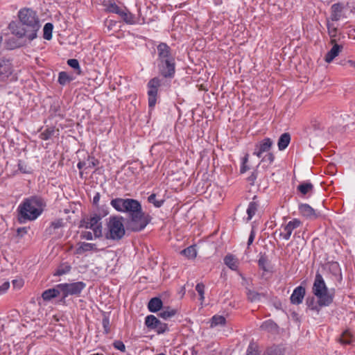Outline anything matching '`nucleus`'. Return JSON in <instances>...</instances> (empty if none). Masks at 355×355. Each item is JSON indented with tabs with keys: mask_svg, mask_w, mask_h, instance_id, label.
I'll use <instances>...</instances> for the list:
<instances>
[{
	"mask_svg": "<svg viewBox=\"0 0 355 355\" xmlns=\"http://www.w3.org/2000/svg\"><path fill=\"white\" fill-rule=\"evenodd\" d=\"M110 205L116 211L127 214L126 227L130 231H141L151 220V216L143 211L137 200L116 198L111 200Z\"/></svg>",
	"mask_w": 355,
	"mask_h": 355,
	"instance_id": "obj_1",
	"label": "nucleus"
},
{
	"mask_svg": "<svg viewBox=\"0 0 355 355\" xmlns=\"http://www.w3.org/2000/svg\"><path fill=\"white\" fill-rule=\"evenodd\" d=\"M18 22L12 21L8 26L12 34L19 39L26 37L29 41L37 38L41 28L37 12L32 8H23L18 12Z\"/></svg>",
	"mask_w": 355,
	"mask_h": 355,
	"instance_id": "obj_2",
	"label": "nucleus"
},
{
	"mask_svg": "<svg viewBox=\"0 0 355 355\" xmlns=\"http://www.w3.org/2000/svg\"><path fill=\"white\" fill-rule=\"evenodd\" d=\"M43 200L33 196L25 199L18 207V220L20 223L35 220L42 212Z\"/></svg>",
	"mask_w": 355,
	"mask_h": 355,
	"instance_id": "obj_3",
	"label": "nucleus"
},
{
	"mask_svg": "<svg viewBox=\"0 0 355 355\" xmlns=\"http://www.w3.org/2000/svg\"><path fill=\"white\" fill-rule=\"evenodd\" d=\"M123 222L124 218L121 216L114 215L110 216L106 224L105 239L113 241L121 240L125 234Z\"/></svg>",
	"mask_w": 355,
	"mask_h": 355,
	"instance_id": "obj_4",
	"label": "nucleus"
},
{
	"mask_svg": "<svg viewBox=\"0 0 355 355\" xmlns=\"http://www.w3.org/2000/svg\"><path fill=\"white\" fill-rule=\"evenodd\" d=\"M344 18H347L344 5L340 3L333 4L331 6L330 16L327 18L328 35L331 38L336 37L338 35V26H336L334 22Z\"/></svg>",
	"mask_w": 355,
	"mask_h": 355,
	"instance_id": "obj_5",
	"label": "nucleus"
},
{
	"mask_svg": "<svg viewBox=\"0 0 355 355\" xmlns=\"http://www.w3.org/2000/svg\"><path fill=\"white\" fill-rule=\"evenodd\" d=\"M85 287L86 284L83 282L59 284L58 288L61 291L62 294L60 302L64 304L65 298L69 295H80Z\"/></svg>",
	"mask_w": 355,
	"mask_h": 355,
	"instance_id": "obj_6",
	"label": "nucleus"
},
{
	"mask_svg": "<svg viewBox=\"0 0 355 355\" xmlns=\"http://www.w3.org/2000/svg\"><path fill=\"white\" fill-rule=\"evenodd\" d=\"M101 217L94 214L89 217H87L81 220L80 227L86 229H92L96 238L102 236V223L101 222Z\"/></svg>",
	"mask_w": 355,
	"mask_h": 355,
	"instance_id": "obj_7",
	"label": "nucleus"
},
{
	"mask_svg": "<svg viewBox=\"0 0 355 355\" xmlns=\"http://www.w3.org/2000/svg\"><path fill=\"white\" fill-rule=\"evenodd\" d=\"M157 67L159 73L164 78H173L175 72V58L171 60H162L157 62Z\"/></svg>",
	"mask_w": 355,
	"mask_h": 355,
	"instance_id": "obj_8",
	"label": "nucleus"
},
{
	"mask_svg": "<svg viewBox=\"0 0 355 355\" xmlns=\"http://www.w3.org/2000/svg\"><path fill=\"white\" fill-rule=\"evenodd\" d=\"M160 86V80L159 78H153L148 83V106L153 108L157 102L158 87Z\"/></svg>",
	"mask_w": 355,
	"mask_h": 355,
	"instance_id": "obj_9",
	"label": "nucleus"
},
{
	"mask_svg": "<svg viewBox=\"0 0 355 355\" xmlns=\"http://www.w3.org/2000/svg\"><path fill=\"white\" fill-rule=\"evenodd\" d=\"M64 222L62 218H58L52 221L49 226L44 231V234L47 236H53V238L58 239L62 236L61 229L64 227Z\"/></svg>",
	"mask_w": 355,
	"mask_h": 355,
	"instance_id": "obj_10",
	"label": "nucleus"
},
{
	"mask_svg": "<svg viewBox=\"0 0 355 355\" xmlns=\"http://www.w3.org/2000/svg\"><path fill=\"white\" fill-rule=\"evenodd\" d=\"M145 324L148 329H155L159 334L168 330L167 324L162 322L153 315H149L146 318Z\"/></svg>",
	"mask_w": 355,
	"mask_h": 355,
	"instance_id": "obj_11",
	"label": "nucleus"
},
{
	"mask_svg": "<svg viewBox=\"0 0 355 355\" xmlns=\"http://www.w3.org/2000/svg\"><path fill=\"white\" fill-rule=\"evenodd\" d=\"M302 222L297 219L294 218L289 221L286 225H282L279 230V236L285 240H288L291 238L292 232L294 230L299 227Z\"/></svg>",
	"mask_w": 355,
	"mask_h": 355,
	"instance_id": "obj_12",
	"label": "nucleus"
},
{
	"mask_svg": "<svg viewBox=\"0 0 355 355\" xmlns=\"http://www.w3.org/2000/svg\"><path fill=\"white\" fill-rule=\"evenodd\" d=\"M334 290L330 291L329 289H327V291L320 293V295H315L318 300L319 304L322 307L330 306L334 302Z\"/></svg>",
	"mask_w": 355,
	"mask_h": 355,
	"instance_id": "obj_13",
	"label": "nucleus"
},
{
	"mask_svg": "<svg viewBox=\"0 0 355 355\" xmlns=\"http://www.w3.org/2000/svg\"><path fill=\"white\" fill-rule=\"evenodd\" d=\"M328 289L322 275L317 272L315 276L314 282L312 286V293L315 295H320V293L327 291Z\"/></svg>",
	"mask_w": 355,
	"mask_h": 355,
	"instance_id": "obj_14",
	"label": "nucleus"
},
{
	"mask_svg": "<svg viewBox=\"0 0 355 355\" xmlns=\"http://www.w3.org/2000/svg\"><path fill=\"white\" fill-rule=\"evenodd\" d=\"M157 49L158 54L157 62L174 58L171 53V49L170 46H168L166 43L162 42L158 44Z\"/></svg>",
	"mask_w": 355,
	"mask_h": 355,
	"instance_id": "obj_15",
	"label": "nucleus"
},
{
	"mask_svg": "<svg viewBox=\"0 0 355 355\" xmlns=\"http://www.w3.org/2000/svg\"><path fill=\"white\" fill-rule=\"evenodd\" d=\"M330 43L334 45L324 57V60L327 63H330L336 56L338 55L339 53L343 49V46L336 43L335 37L331 38Z\"/></svg>",
	"mask_w": 355,
	"mask_h": 355,
	"instance_id": "obj_16",
	"label": "nucleus"
},
{
	"mask_svg": "<svg viewBox=\"0 0 355 355\" xmlns=\"http://www.w3.org/2000/svg\"><path fill=\"white\" fill-rule=\"evenodd\" d=\"M306 294V289L302 286L296 287L290 297L291 303L298 305L303 302Z\"/></svg>",
	"mask_w": 355,
	"mask_h": 355,
	"instance_id": "obj_17",
	"label": "nucleus"
},
{
	"mask_svg": "<svg viewBox=\"0 0 355 355\" xmlns=\"http://www.w3.org/2000/svg\"><path fill=\"white\" fill-rule=\"evenodd\" d=\"M272 145V141L270 138L263 139L259 145H257L254 155L261 157L263 153L269 151Z\"/></svg>",
	"mask_w": 355,
	"mask_h": 355,
	"instance_id": "obj_18",
	"label": "nucleus"
},
{
	"mask_svg": "<svg viewBox=\"0 0 355 355\" xmlns=\"http://www.w3.org/2000/svg\"><path fill=\"white\" fill-rule=\"evenodd\" d=\"M60 294H61V291L58 288V284L54 288L45 290L42 294V297L44 301L48 302L58 297Z\"/></svg>",
	"mask_w": 355,
	"mask_h": 355,
	"instance_id": "obj_19",
	"label": "nucleus"
},
{
	"mask_svg": "<svg viewBox=\"0 0 355 355\" xmlns=\"http://www.w3.org/2000/svg\"><path fill=\"white\" fill-rule=\"evenodd\" d=\"M300 213L308 218H315L318 217L315 210L308 204H302L299 206Z\"/></svg>",
	"mask_w": 355,
	"mask_h": 355,
	"instance_id": "obj_20",
	"label": "nucleus"
},
{
	"mask_svg": "<svg viewBox=\"0 0 355 355\" xmlns=\"http://www.w3.org/2000/svg\"><path fill=\"white\" fill-rule=\"evenodd\" d=\"M247 298L250 302H259L261 300V297H266L267 295L263 293H258L257 291H252L250 288H246L245 291Z\"/></svg>",
	"mask_w": 355,
	"mask_h": 355,
	"instance_id": "obj_21",
	"label": "nucleus"
},
{
	"mask_svg": "<svg viewBox=\"0 0 355 355\" xmlns=\"http://www.w3.org/2000/svg\"><path fill=\"white\" fill-rule=\"evenodd\" d=\"M224 263L231 270H236L239 267V260L233 254H227L224 258Z\"/></svg>",
	"mask_w": 355,
	"mask_h": 355,
	"instance_id": "obj_22",
	"label": "nucleus"
},
{
	"mask_svg": "<svg viewBox=\"0 0 355 355\" xmlns=\"http://www.w3.org/2000/svg\"><path fill=\"white\" fill-rule=\"evenodd\" d=\"M338 341L343 345H352L355 341V337L348 329H347L342 333L338 338Z\"/></svg>",
	"mask_w": 355,
	"mask_h": 355,
	"instance_id": "obj_23",
	"label": "nucleus"
},
{
	"mask_svg": "<svg viewBox=\"0 0 355 355\" xmlns=\"http://www.w3.org/2000/svg\"><path fill=\"white\" fill-rule=\"evenodd\" d=\"M119 15L128 24L132 25L137 23L134 15L129 12L126 8L124 10H121Z\"/></svg>",
	"mask_w": 355,
	"mask_h": 355,
	"instance_id": "obj_24",
	"label": "nucleus"
},
{
	"mask_svg": "<svg viewBox=\"0 0 355 355\" xmlns=\"http://www.w3.org/2000/svg\"><path fill=\"white\" fill-rule=\"evenodd\" d=\"M162 301L159 297L152 298L148 304V308L150 312L155 313L159 311L162 307Z\"/></svg>",
	"mask_w": 355,
	"mask_h": 355,
	"instance_id": "obj_25",
	"label": "nucleus"
},
{
	"mask_svg": "<svg viewBox=\"0 0 355 355\" xmlns=\"http://www.w3.org/2000/svg\"><path fill=\"white\" fill-rule=\"evenodd\" d=\"M291 141V135L288 132L282 134L279 138L277 146L279 150H285Z\"/></svg>",
	"mask_w": 355,
	"mask_h": 355,
	"instance_id": "obj_26",
	"label": "nucleus"
},
{
	"mask_svg": "<svg viewBox=\"0 0 355 355\" xmlns=\"http://www.w3.org/2000/svg\"><path fill=\"white\" fill-rule=\"evenodd\" d=\"M11 73V64L9 60L0 58V76H8Z\"/></svg>",
	"mask_w": 355,
	"mask_h": 355,
	"instance_id": "obj_27",
	"label": "nucleus"
},
{
	"mask_svg": "<svg viewBox=\"0 0 355 355\" xmlns=\"http://www.w3.org/2000/svg\"><path fill=\"white\" fill-rule=\"evenodd\" d=\"M306 304L309 309L315 311L318 313L320 311V309L322 307L319 304L318 300L315 302L314 297H308L306 300Z\"/></svg>",
	"mask_w": 355,
	"mask_h": 355,
	"instance_id": "obj_28",
	"label": "nucleus"
},
{
	"mask_svg": "<svg viewBox=\"0 0 355 355\" xmlns=\"http://www.w3.org/2000/svg\"><path fill=\"white\" fill-rule=\"evenodd\" d=\"M96 249V244L83 242L80 243L79 247L76 249V253L81 254L87 251H92Z\"/></svg>",
	"mask_w": 355,
	"mask_h": 355,
	"instance_id": "obj_29",
	"label": "nucleus"
},
{
	"mask_svg": "<svg viewBox=\"0 0 355 355\" xmlns=\"http://www.w3.org/2000/svg\"><path fill=\"white\" fill-rule=\"evenodd\" d=\"M277 324L272 320H268L263 322L260 326L261 329L267 331L269 332L275 331L277 329Z\"/></svg>",
	"mask_w": 355,
	"mask_h": 355,
	"instance_id": "obj_30",
	"label": "nucleus"
},
{
	"mask_svg": "<svg viewBox=\"0 0 355 355\" xmlns=\"http://www.w3.org/2000/svg\"><path fill=\"white\" fill-rule=\"evenodd\" d=\"M106 6V11L110 13H115L119 15V13L122 10L120 8L114 1L113 0H109L106 3L104 4Z\"/></svg>",
	"mask_w": 355,
	"mask_h": 355,
	"instance_id": "obj_31",
	"label": "nucleus"
},
{
	"mask_svg": "<svg viewBox=\"0 0 355 355\" xmlns=\"http://www.w3.org/2000/svg\"><path fill=\"white\" fill-rule=\"evenodd\" d=\"M177 313L175 309H171L170 307H166L163 309L159 313V316L164 320H167L174 316Z\"/></svg>",
	"mask_w": 355,
	"mask_h": 355,
	"instance_id": "obj_32",
	"label": "nucleus"
},
{
	"mask_svg": "<svg viewBox=\"0 0 355 355\" xmlns=\"http://www.w3.org/2000/svg\"><path fill=\"white\" fill-rule=\"evenodd\" d=\"M313 189V185L311 182H303L297 186V191L302 194L306 195L311 191Z\"/></svg>",
	"mask_w": 355,
	"mask_h": 355,
	"instance_id": "obj_33",
	"label": "nucleus"
},
{
	"mask_svg": "<svg viewBox=\"0 0 355 355\" xmlns=\"http://www.w3.org/2000/svg\"><path fill=\"white\" fill-rule=\"evenodd\" d=\"M73 80V78L69 76L65 71H61L58 75V83L62 85H65L67 83H70Z\"/></svg>",
	"mask_w": 355,
	"mask_h": 355,
	"instance_id": "obj_34",
	"label": "nucleus"
},
{
	"mask_svg": "<svg viewBox=\"0 0 355 355\" xmlns=\"http://www.w3.org/2000/svg\"><path fill=\"white\" fill-rule=\"evenodd\" d=\"M180 254L189 259H193L196 257L197 252L194 246L191 245L180 252Z\"/></svg>",
	"mask_w": 355,
	"mask_h": 355,
	"instance_id": "obj_35",
	"label": "nucleus"
},
{
	"mask_svg": "<svg viewBox=\"0 0 355 355\" xmlns=\"http://www.w3.org/2000/svg\"><path fill=\"white\" fill-rule=\"evenodd\" d=\"M53 25L51 23L45 24L43 28V37L46 40H50L52 38V32Z\"/></svg>",
	"mask_w": 355,
	"mask_h": 355,
	"instance_id": "obj_36",
	"label": "nucleus"
},
{
	"mask_svg": "<svg viewBox=\"0 0 355 355\" xmlns=\"http://www.w3.org/2000/svg\"><path fill=\"white\" fill-rule=\"evenodd\" d=\"M259 205L256 202H250L247 209L248 220H250L255 215Z\"/></svg>",
	"mask_w": 355,
	"mask_h": 355,
	"instance_id": "obj_37",
	"label": "nucleus"
},
{
	"mask_svg": "<svg viewBox=\"0 0 355 355\" xmlns=\"http://www.w3.org/2000/svg\"><path fill=\"white\" fill-rule=\"evenodd\" d=\"M263 355H284V352L280 347L272 346L268 348Z\"/></svg>",
	"mask_w": 355,
	"mask_h": 355,
	"instance_id": "obj_38",
	"label": "nucleus"
},
{
	"mask_svg": "<svg viewBox=\"0 0 355 355\" xmlns=\"http://www.w3.org/2000/svg\"><path fill=\"white\" fill-rule=\"evenodd\" d=\"M55 132V128L54 127H50L44 130L40 135V138L42 140H48L51 139Z\"/></svg>",
	"mask_w": 355,
	"mask_h": 355,
	"instance_id": "obj_39",
	"label": "nucleus"
},
{
	"mask_svg": "<svg viewBox=\"0 0 355 355\" xmlns=\"http://www.w3.org/2000/svg\"><path fill=\"white\" fill-rule=\"evenodd\" d=\"M226 322L225 318L222 315H214L211 318V327L218 325H224Z\"/></svg>",
	"mask_w": 355,
	"mask_h": 355,
	"instance_id": "obj_40",
	"label": "nucleus"
},
{
	"mask_svg": "<svg viewBox=\"0 0 355 355\" xmlns=\"http://www.w3.org/2000/svg\"><path fill=\"white\" fill-rule=\"evenodd\" d=\"M259 267L262 269L263 271L268 272L269 271L268 268V260L266 256L261 255L258 260Z\"/></svg>",
	"mask_w": 355,
	"mask_h": 355,
	"instance_id": "obj_41",
	"label": "nucleus"
},
{
	"mask_svg": "<svg viewBox=\"0 0 355 355\" xmlns=\"http://www.w3.org/2000/svg\"><path fill=\"white\" fill-rule=\"evenodd\" d=\"M71 270V266L68 264H62L56 270L54 275L60 276L68 273Z\"/></svg>",
	"mask_w": 355,
	"mask_h": 355,
	"instance_id": "obj_42",
	"label": "nucleus"
},
{
	"mask_svg": "<svg viewBox=\"0 0 355 355\" xmlns=\"http://www.w3.org/2000/svg\"><path fill=\"white\" fill-rule=\"evenodd\" d=\"M148 202L153 204L156 207H162L164 202L163 199L157 200L156 194L155 193H152L148 197Z\"/></svg>",
	"mask_w": 355,
	"mask_h": 355,
	"instance_id": "obj_43",
	"label": "nucleus"
},
{
	"mask_svg": "<svg viewBox=\"0 0 355 355\" xmlns=\"http://www.w3.org/2000/svg\"><path fill=\"white\" fill-rule=\"evenodd\" d=\"M259 351L258 345L254 343H250L246 355H259Z\"/></svg>",
	"mask_w": 355,
	"mask_h": 355,
	"instance_id": "obj_44",
	"label": "nucleus"
},
{
	"mask_svg": "<svg viewBox=\"0 0 355 355\" xmlns=\"http://www.w3.org/2000/svg\"><path fill=\"white\" fill-rule=\"evenodd\" d=\"M67 64L69 66H70L71 68L76 70L77 74L80 75L81 74L82 71L80 67L79 62L76 59H69L67 60Z\"/></svg>",
	"mask_w": 355,
	"mask_h": 355,
	"instance_id": "obj_45",
	"label": "nucleus"
},
{
	"mask_svg": "<svg viewBox=\"0 0 355 355\" xmlns=\"http://www.w3.org/2000/svg\"><path fill=\"white\" fill-rule=\"evenodd\" d=\"M102 324L104 329V333L105 334H107L110 332V319L109 317L106 315H103V320H102Z\"/></svg>",
	"mask_w": 355,
	"mask_h": 355,
	"instance_id": "obj_46",
	"label": "nucleus"
},
{
	"mask_svg": "<svg viewBox=\"0 0 355 355\" xmlns=\"http://www.w3.org/2000/svg\"><path fill=\"white\" fill-rule=\"evenodd\" d=\"M205 285L202 283H198L196 286V291L200 295V300L202 302L205 299Z\"/></svg>",
	"mask_w": 355,
	"mask_h": 355,
	"instance_id": "obj_47",
	"label": "nucleus"
},
{
	"mask_svg": "<svg viewBox=\"0 0 355 355\" xmlns=\"http://www.w3.org/2000/svg\"><path fill=\"white\" fill-rule=\"evenodd\" d=\"M12 284L14 288L19 289L24 286V280L22 279H14Z\"/></svg>",
	"mask_w": 355,
	"mask_h": 355,
	"instance_id": "obj_48",
	"label": "nucleus"
},
{
	"mask_svg": "<svg viewBox=\"0 0 355 355\" xmlns=\"http://www.w3.org/2000/svg\"><path fill=\"white\" fill-rule=\"evenodd\" d=\"M114 348L120 350L121 352H125V347L122 341L116 340L113 343Z\"/></svg>",
	"mask_w": 355,
	"mask_h": 355,
	"instance_id": "obj_49",
	"label": "nucleus"
},
{
	"mask_svg": "<svg viewBox=\"0 0 355 355\" xmlns=\"http://www.w3.org/2000/svg\"><path fill=\"white\" fill-rule=\"evenodd\" d=\"M80 237L81 239L86 240H92L93 234L91 232L84 231L81 232Z\"/></svg>",
	"mask_w": 355,
	"mask_h": 355,
	"instance_id": "obj_50",
	"label": "nucleus"
},
{
	"mask_svg": "<svg viewBox=\"0 0 355 355\" xmlns=\"http://www.w3.org/2000/svg\"><path fill=\"white\" fill-rule=\"evenodd\" d=\"M274 159H275L274 155L271 153H269L263 158L262 161L268 162L269 164H271L273 162Z\"/></svg>",
	"mask_w": 355,
	"mask_h": 355,
	"instance_id": "obj_51",
	"label": "nucleus"
},
{
	"mask_svg": "<svg viewBox=\"0 0 355 355\" xmlns=\"http://www.w3.org/2000/svg\"><path fill=\"white\" fill-rule=\"evenodd\" d=\"M98 164V161L94 157H89L88 159V166L89 168H92Z\"/></svg>",
	"mask_w": 355,
	"mask_h": 355,
	"instance_id": "obj_52",
	"label": "nucleus"
},
{
	"mask_svg": "<svg viewBox=\"0 0 355 355\" xmlns=\"http://www.w3.org/2000/svg\"><path fill=\"white\" fill-rule=\"evenodd\" d=\"M10 287V283L8 282H4L2 285L0 286V292L5 293L8 291Z\"/></svg>",
	"mask_w": 355,
	"mask_h": 355,
	"instance_id": "obj_53",
	"label": "nucleus"
},
{
	"mask_svg": "<svg viewBox=\"0 0 355 355\" xmlns=\"http://www.w3.org/2000/svg\"><path fill=\"white\" fill-rule=\"evenodd\" d=\"M254 237H255V232L253 230H252L249 236V238H248V246H250L252 243V242L254 239Z\"/></svg>",
	"mask_w": 355,
	"mask_h": 355,
	"instance_id": "obj_54",
	"label": "nucleus"
},
{
	"mask_svg": "<svg viewBox=\"0 0 355 355\" xmlns=\"http://www.w3.org/2000/svg\"><path fill=\"white\" fill-rule=\"evenodd\" d=\"M345 66H348L355 69V61L352 60H348L344 64Z\"/></svg>",
	"mask_w": 355,
	"mask_h": 355,
	"instance_id": "obj_55",
	"label": "nucleus"
},
{
	"mask_svg": "<svg viewBox=\"0 0 355 355\" xmlns=\"http://www.w3.org/2000/svg\"><path fill=\"white\" fill-rule=\"evenodd\" d=\"M27 233V230L26 227H19L17 229V234L22 236L24 234Z\"/></svg>",
	"mask_w": 355,
	"mask_h": 355,
	"instance_id": "obj_56",
	"label": "nucleus"
},
{
	"mask_svg": "<svg viewBox=\"0 0 355 355\" xmlns=\"http://www.w3.org/2000/svg\"><path fill=\"white\" fill-rule=\"evenodd\" d=\"M100 200V194L99 193H96V195L94 196L93 198V203L94 205H97Z\"/></svg>",
	"mask_w": 355,
	"mask_h": 355,
	"instance_id": "obj_57",
	"label": "nucleus"
},
{
	"mask_svg": "<svg viewBox=\"0 0 355 355\" xmlns=\"http://www.w3.org/2000/svg\"><path fill=\"white\" fill-rule=\"evenodd\" d=\"M86 165V163L85 162H79L77 164V167L80 170L82 169Z\"/></svg>",
	"mask_w": 355,
	"mask_h": 355,
	"instance_id": "obj_58",
	"label": "nucleus"
},
{
	"mask_svg": "<svg viewBox=\"0 0 355 355\" xmlns=\"http://www.w3.org/2000/svg\"><path fill=\"white\" fill-rule=\"evenodd\" d=\"M247 170H248V168L247 167L246 164H243V165H242V166L241 168V173H243L245 171H247Z\"/></svg>",
	"mask_w": 355,
	"mask_h": 355,
	"instance_id": "obj_59",
	"label": "nucleus"
},
{
	"mask_svg": "<svg viewBox=\"0 0 355 355\" xmlns=\"http://www.w3.org/2000/svg\"><path fill=\"white\" fill-rule=\"evenodd\" d=\"M248 160V155H246L243 159V164H246Z\"/></svg>",
	"mask_w": 355,
	"mask_h": 355,
	"instance_id": "obj_60",
	"label": "nucleus"
},
{
	"mask_svg": "<svg viewBox=\"0 0 355 355\" xmlns=\"http://www.w3.org/2000/svg\"><path fill=\"white\" fill-rule=\"evenodd\" d=\"M92 355H103V354H98V353H96V354H93Z\"/></svg>",
	"mask_w": 355,
	"mask_h": 355,
	"instance_id": "obj_61",
	"label": "nucleus"
},
{
	"mask_svg": "<svg viewBox=\"0 0 355 355\" xmlns=\"http://www.w3.org/2000/svg\"><path fill=\"white\" fill-rule=\"evenodd\" d=\"M80 176L82 177V175H83V173H82V172H80Z\"/></svg>",
	"mask_w": 355,
	"mask_h": 355,
	"instance_id": "obj_62",
	"label": "nucleus"
}]
</instances>
